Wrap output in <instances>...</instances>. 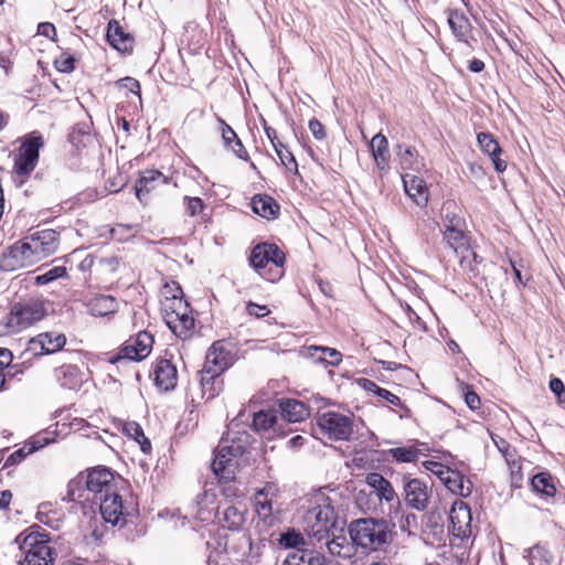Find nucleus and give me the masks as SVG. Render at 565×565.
<instances>
[{
	"label": "nucleus",
	"mask_w": 565,
	"mask_h": 565,
	"mask_svg": "<svg viewBox=\"0 0 565 565\" xmlns=\"http://www.w3.org/2000/svg\"><path fill=\"white\" fill-rule=\"evenodd\" d=\"M38 262L53 255L60 246V233L52 228L36 231L25 237Z\"/></svg>",
	"instance_id": "11"
},
{
	"label": "nucleus",
	"mask_w": 565,
	"mask_h": 565,
	"mask_svg": "<svg viewBox=\"0 0 565 565\" xmlns=\"http://www.w3.org/2000/svg\"><path fill=\"white\" fill-rule=\"evenodd\" d=\"M280 409L281 417L289 423H298L309 416V407L297 399H282Z\"/></svg>",
	"instance_id": "32"
},
{
	"label": "nucleus",
	"mask_w": 565,
	"mask_h": 565,
	"mask_svg": "<svg viewBox=\"0 0 565 565\" xmlns=\"http://www.w3.org/2000/svg\"><path fill=\"white\" fill-rule=\"evenodd\" d=\"M107 41L115 50L122 53H131L135 43L134 36L125 32L117 20H110L108 22Z\"/></svg>",
	"instance_id": "21"
},
{
	"label": "nucleus",
	"mask_w": 565,
	"mask_h": 565,
	"mask_svg": "<svg viewBox=\"0 0 565 565\" xmlns=\"http://www.w3.org/2000/svg\"><path fill=\"white\" fill-rule=\"evenodd\" d=\"M250 435L246 431L227 433L217 446L211 468L220 481L230 482L235 479L238 459L248 450Z\"/></svg>",
	"instance_id": "1"
},
{
	"label": "nucleus",
	"mask_w": 565,
	"mask_h": 565,
	"mask_svg": "<svg viewBox=\"0 0 565 565\" xmlns=\"http://www.w3.org/2000/svg\"><path fill=\"white\" fill-rule=\"evenodd\" d=\"M277 420V416L270 411H260L254 414L253 427L255 430H268Z\"/></svg>",
	"instance_id": "46"
},
{
	"label": "nucleus",
	"mask_w": 565,
	"mask_h": 565,
	"mask_svg": "<svg viewBox=\"0 0 565 565\" xmlns=\"http://www.w3.org/2000/svg\"><path fill=\"white\" fill-rule=\"evenodd\" d=\"M38 32L39 34L44 35L49 39H53V36L56 35L55 25L50 22L40 23L38 26Z\"/></svg>",
	"instance_id": "59"
},
{
	"label": "nucleus",
	"mask_w": 565,
	"mask_h": 565,
	"mask_svg": "<svg viewBox=\"0 0 565 565\" xmlns=\"http://www.w3.org/2000/svg\"><path fill=\"white\" fill-rule=\"evenodd\" d=\"M116 300L111 296H100L90 303V313L95 317H104L116 311Z\"/></svg>",
	"instance_id": "41"
},
{
	"label": "nucleus",
	"mask_w": 565,
	"mask_h": 565,
	"mask_svg": "<svg viewBox=\"0 0 565 565\" xmlns=\"http://www.w3.org/2000/svg\"><path fill=\"white\" fill-rule=\"evenodd\" d=\"M417 446L396 447L387 450V454L397 462H415L422 455Z\"/></svg>",
	"instance_id": "40"
},
{
	"label": "nucleus",
	"mask_w": 565,
	"mask_h": 565,
	"mask_svg": "<svg viewBox=\"0 0 565 565\" xmlns=\"http://www.w3.org/2000/svg\"><path fill=\"white\" fill-rule=\"evenodd\" d=\"M66 337L64 333L49 331L38 334L29 341L28 350L34 355L52 354L64 348Z\"/></svg>",
	"instance_id": "16"
},
{
	"label": "nucleus",
	"mask_w": 565,
	"mask_h": 565,
	"mask_svg": "<svg viewBox=\"0 0 565 565\" xmlns=\"http://www.w3.org/2000/svg\"><path fill=\"white\" fill-rule=\"evenodd\" d=\"M253 212L264 218L274 220L279 213V204L267 194H257L252 199Z\"/></svg>",
	"instance_id": "33"
},
{
	"label": "nucleus",
	"mask_w": 565,
	"mask_h": 565,
	"mask_svg": "<svg viewBox=\"0 0 565 565\" xmlns=\"http://www.w3.org/2000/svg\"><path fill=\"white\" fill-rule=\"evenodd\" d=\"M168 178L158 170H146L143 171L135 184L136 196L140 202L143 201L151 190L166 184Z\"/></svg>",
	"instance_id": "24"
},
{
	"label": "nucleus",
	"mask_w": 565,
	"mask_h": 565,
	"mask_svg": "<svg viewBox=\"0 0 565 565\" xmlns=\"http://www.w3.org/2000/svg\"><path fill=\"white\" fill-rule=\"evenodd\" d=\"M233 364L232 353L224 348L222 342H214L207 350L203 365L207 373L222 375Z\"/></svg>",
	"instance_id": "17"
},
{
	"label": "nucleus",
	"mask_w": 565,
	"mask_h": 565,
	"mask_svg": "<svg viewBox=\"0 0 565 565\" xmlns=\"http://www.w3.org/2000/svg\"><path fill=\"white\" fill-rule=\"evenodd\" d=\"M461 226V218L454 214L451 216L450 224H444L443 235L444 241L447 243V245L454 249V252L457 255L462 256V258H466L467 256L465 253L470 254L473 259H477V254L468 248V241L466 235L460 228Z\"/></svg>",
	"instance_id": "15"
},
{
	"label": "nucleus",
	"mask_w": 565,
	"mask_h": 565,
	"mask_svg": "<svg viewBox=\"0 0 565 565\" xmlns=\"http://www.w3.org/2000/svg\"><path fill=\"white\" fill-rule=\"evenodd\" d=\"M67 275V270L64 266H55L44 274L38 275L35 277L36 285H46L56 280L57 278L64 277Z\"/></svg>",
	"instance_id": "48"
},
{
	"label": "nucleus",
	"mask_w": 565,
	"mask_h": 565,
	"mask_svg": "<svg viewBox=\"0 0 565 565\" xmlns=\"http://www.w3.org/2000/svg\"><path fill=\"white\" fill-rule=\"evenodd\" d=\"M43 146L44 139L42 135H40L36 131H33L32 134L26 136L24 142L19 149V152L39 160V152Z\"/></svg>",
	"instance_id": "39"
},
{
	"label": "nucleus",
	"mask_w": 565,
	"mask_h": 565,
	"mask_svg": "<svg viewBox=\"0 0 565 565\" xmlns=\"http://www.w3.org/2000/svg\"><path fill=\"white\" fill-rule=\"evenodd\" d=\"M178 374L175 366L166 359L157 362L154 367V383L158 387L170 391L177 385Z\"/></svg>",
	"instance_id": "26"
},
{
	"label": "nucleus",
	"mask_w": 565,
	"mask_h": 565,
	"mask_svg": "<svg viewBox=\"0 0 565 565\" xmlns=\"http://www.w3.org/2000/svg\"><path fill=\"white\" fill-rule=\"evenodd\" d=\"M74 63L75 58L73 56H61L58 60L55 61V67L58 72L70 73L74 70Z\"/></svg>",
	"instance_id": "53"
},
{
	"label": "nucleus",
	"mask_w": 565,
	"mask_h": 565,
	"mask_svg": "<svg viewBox=\"0 0 565 565\" xmlns=\"http://www.w3.org/2000/svg\"><path fill=\"white\" fill-rule=\"evenodd\" d=\"M441 481L455 494L467 498L472 492V482L458 470L443 469L440 471Z\"/></svg>",
	"instance_id": "22"
},
{
	"label": "nucleus",
	"mask_w": 565,
	"mask_h": 565,
	"mask_svg": "<svg viewBox=\"0 0 565 565\" xmlns=\"http://www.w3.org/2000/svg\"><path fill=\"white\" fill-rule=\"evenodd\" d=\"M55 377L64 388L74 390L83 382L81 369L74 364H63L55 370Z\"/></svg>",
	"instance_id": "31"
},
{
	"label": "nucleus",
	"mask_w": 565,
	"mask_h": 565,
	"mask_svg": "<svg viewBox=\"0 0 565 565\" xmlns=\"http://www.w3.org/2000/svg\"><path fill=\"white\" fill-rule=\"evenodd\" d=\"M122 431L129 438L134 440H139V438L143 437V430L141 426L136 422L125 423L122 426Z\"/></svg>",
	"instance_id": "52"
},
{
	"label": "nucleus",
	"mask_w": 565,
	"mask_h": 565,
	"mask_svg": "<svg viewBox=\"0 0 565 565\" xmlns=\"http://www.w3.org/2000/svg\"><path fill=\"white\" fill-rule=\"evenodd\" d=\"M153 344V337L148 331H140L135 338L124 343L117 355L110 359L111 363H119L125 360L139 362L146 359Z\"/></svg>",
	"instance_id": "8"
},
{
	"label": "nucleus",
	"mask_w": 565,
	"mask_h": 565,
	"mask_svg": "<svg viewBox=\"0 0 565 565\" xmlns=\"http://www.w3.org/2000/svg\"><path fill=\"white\" fill-rule=\"evenodd\" d=\"M531 486L535 492L547 498H553L556 494L554 478L547 471L534 475L531 479Z\"/></svg>",
	"instance_id": "38"
},
{
	"label": "nucleus",
	"mask_w": 565,
	"mask_h": 565,
	"mask_svg": "<svg viewBox=\"0 0 565 565\" xmlns=\"http://www.w3.org/2000/svg\"><path fill=\"white\" fill-rule=\"evenodd\" d=\"M87 491L95 494L96 499H100L104 494H108L117 489L115 476L109 468L97 467L88 471L86 477Z\"/></svg>",
	"instance_id": "14"
},
{
	"label": "nucleus",
	"mask_w": 565,
	"mask_h": 565,
	"mask_svg": "<svg viewBox=\"0 0 565 565\" xmlns=\"http://www.w3.org/2000/svg\"><path fill=\"white\" fill-rule=\"evenodd\" d=\"M38 263L25 237L10 246L0 255V269L4 271H14L17 269L31 266Z\"/></svg>",
	"instance_id": "9"
},
{
	"label": "nucleus",
	"mask_w": 565,
	"mask_h": 565,
	"mask_svg": "<svg viewBox=\"0 0 565 565\" xmlns=\"http://www.w3.org/2000/svg\"><path fill=\"white\" fill-rule=\"evenodd\" d=\"M38 161L39 160L32 157L19 152L14 161V171L19 175H26L34 170Z\"/></svg>",
	"instance_id": "47"
},
{
	"label": "nucleus",
	"mask_w": 565,
	"mask_h": 565,
	"mask_svg": "<svg viewBox=\"0 0 565 565\" xmlns=\"http://www.w3.org/2000/svg\"><path fill=\"white\" fill-rule=\"evenodd\" d=\"M370 147L377 168L380 170H387L390 154L386 137L382 134H376L370 142Z\"/></svg>",
	"instance_id": "35"
},
{
	"label": "nucleus",
	"mask_w": 565,
	"mask_h": 565,
	"mask_svg": "<svg viewBox=\"0 0 565 565\" xmlns=\"http://www.w3.org/2000/svg\"><path fill=\"white\" fill-rule=\"evenodd\" d=\"M320 433L330 440H349L353 433V416L335 411L318 413L316 416Z\"/></svg>",
	"instance_id": "6"
},
{
	"label": "nucleus",
	"mask_w": 565,
	"mask_h": 565,
	"mask_svg": "<svg viewBox=\"0 0 565 565\" xmlns=\"http://www.w3.org/2000/svg\"><path fill=\"white\" fill-rule=\"evenodd\" d=\"M309 130L317 140L326 138L324 127L317 118H312L309 121Z\"/></svg>",
	"instance_id": "55"
},
{
	"label": "nucleus",
	"mask_w": 565,
	"mask_h": 565,
	"mask_svg": "<svg viewBox=\"0 0 565 565\" xmlns=\"http://www.w3.org/2000/svg\"><path fill=\"white\" fill-rule=\"evenodd\" d=\"M285 260L284 252L273 243L257 244L249 256V263L256 270L265 269L269 264L282 268Z\"/></svg>",
	"instance_id": "12"
},
{
	"label": "nucleus",
	"mask_w": 565,
	"mask_h": 565,
	"mask_svg": "<svg viewBox=\"0 0 565 565\" xmlns=\"http://www.w3.org/2000/svg\"><path fill=\"white\" fill-rule=\"evenodd\" d=\"M366 484L372 489V492L381 501L393 502L396 501L399 504L397 494L392 483L377 472H371L366 476Z\"/></svg>",
	"instance_id": "25"
},
{
	"label": "nucleus",
	"mask_w": 565,
	"mask_h": 565,
	"mask_svg": "<svg viewBox=\"0 0 565 565\" xmlns=\"http://www.w3.org/2000/svg\"><path fill=\"white\" fill-rule=\"evenodd\" d=\"M118 85L120 87H124V88L128 89L129 92L138 95L139 98L141 97L140 83L136 78H132V77L121 78L120 81H118Z\"/></svg>",
	"instance_id": "54"
},
{
	"label": "nucleus",
	"mask_w": 565,
	"mask_h": 565,
	"mask_svg": "<svg viewBox=\"0 0 565 565\" xmlns=\"http://www.w3.org/2000/svg\"><path fill=\"white\" fill-rule=\"evenodd\" d=\"M217 121L221 125L222 139L225 147L230 148L237 158L247 161L249 159L248 152L236 132L221 117H217Z\"/></svg>",
	"instance_id": "30"
},
{
	"label": "nucleus",
	"mask_w": 565,
	"mask_h": 565,
	"mask_svg": "<svg viewBox=\"0 0 565 565\" xmlns=\"http://www.w3.org/2000/svg\"><path fill=\"white\" fill-rule=\"evenodd\" d=\"M477 141L480 149L491 159L494 170L499 173L504 172L507 170V162L500 158L502 148L494 136L490 132H479Z\"/></svg>",
	"instance_id": "19"
},
{
	"label": "nucleus",
	"mask_w": 565,
	"mask_h": 565,
	"mask_svg": "<svg viewBox=\"0 0 565 565\" xmlns=\"http://www.w3.org/2000/svg\"><path fill=\"white\" fill-rule=\"evenodd\" d=\"M406 194L418 205L425 206L428 202V190L425 181L416 175H403Z\"/></svg>",
	"instance_id": "27"
},
{
	"label": "nucleus",
	"mask_w": 565,
	"mask_h": 565,
	"mask_svg": "<svg viewBox=\"0 0 565 565\" xmlns=\"http://www.w3.org/2000/svg\"><path fill=\"white\" fill-rule=\"evenodd\" d=\"M338 521L331 499L324 494H318L315 505L309 508L302 518L303 532L317 544L322 545V542L337 530Z\"/></svg>",
	"instance_id": "2"
},
{
	"label": "nucleus",
	"mask_w": 565,
	"mask_h": 565,
	"mask_svg": "<svg viewBox=\"0 0 565 565\" xmlns=\"http://www.w3.org/2000/svg\"><path fill=\"white\" fill-rule=\"evenodd\" d=\"M280 565H328L326 556L317 551H299L289 553Z\"/></svg>",
	"instance_id": "29"
},
{
	"label": "nucleus",
	"mask_w": 565,
	"mask_h": 565,
	"mask_svg": "<svg viewBox=\"0 0 565 565\" xmlns=\"http://www.w3.org/2000/svg\"><path fill=\"white\" fill-rule=\"evenodd\" d=\"M35 450V447H30L28 450L25 447H22L15 451H13L6 460L3 468L14 466L20 463L24 458H26L30 454Z\"/></svg>",
	"instance_id": "49"
},
{
	"label": "nucleus",
	"mask_w": 565,
	"mask_h": 565,
	"mask_svg": "<svg viewBox=\"0 0 565 565\" xmlns=\"http://www.w3.org/2000/svg\"><path fill=\"white\" fill-rule=\"evenodd\" d=\"M45 315L46 309L43 300L38 298L24 299L12 306L3 323L8 332L17 333L42 320Z\"/></svg>",
	"instance_id": "4"
},
{
	"label": "nucleus",
	"mask_w": 565,
	"mask_h": 565,
	"mask_svg": "<svg viewBox=\"0 0 565 565\" xmlns=\"http://www.w3.org/2000/svg\"><path fill=\"white\" fill-rule=\"evenodd\" d=\"M12 358V352L9 349L0 348V372L3 373L4 367L10 366Z\"/></svg>",
	"instance_id": "60"
},
{
	"label": "nucleus",
	"mask_w": 565,
	"mask_h": 565,
	"mask_svg": "<svg viewBox=\"0 0 565 565\" xmlns=\"http://www.w3.org/2000/svg\"><path fill=\"white\" fill-rule=\"evenodd\" d=\"M322 544L327 546L329 553L333 556L350 558L353 555V545L348 542L344 535H335L332 532L331 536L326 539Z\"/></svg>",
	"instance_id": "37"
},
{
	"label": "nucleus",
	"mask_w": 565,
	"mask_h": 565,
	"mask_svg": "<svg viewBox=\"0 0 565 565\" xmlns=\"http://www.w3.org/2000/svg\"><path fill=\"white\" fill-rule=\"evenodd\" d=\"M164 322L173 334L182 340L190 338L194 328V318L190 316V306H188V310L177 311L173 315L168 313Z\"/></svg>",
	"instance_id": "20"
},
{
	"label": "nucleus",
	"mask_w": 565,
	"mask_h": 565,
	"mask_svg": "<svg viewBox=\"0 0 565 565\" xmlns=\"http://www.w3.org/2000/svg\"><path fill=\"white\" fill-rule=\"evenodd\" d=\"M550 390L555 395H557L559 399L562 398V394L565 393V386H564L563 382L557 377H553L550 381Z\"/></svg>",
	"instance_id": "62"
},
{
	"label": "nucleus",
	"mask_w": 565,
	"mask_h": 565,
	"mask_svg": "<svg viewBox=\"0 0 565 565\" xmlns=\"http://www.w3.org/2000/svg\"><path fill=\"white\" fill-rule=\"evenodd\" d=\"M271 487H265L264 489L257 491L255 497V507L256 512L262 518L270 516L273 513V501L268 498V494L271 491Z\"/></svg>",
	"instance_id": "42"
},
{
	"label": "nucleus",
	"mask_w": 565,
	"mask_h": 565,
	"mask_svg": "<svg viewBox=\"0 0 565 565\" xmlns=\"http://www.w3.org/2000/svg\"><path fill=\"white\" fill-rule=\"evenodd\" d=\"M455 209L454 202H447L441 207V217L444 220V224H450L451 216L456 214L452 210Z\"/></svg>",
	"instance_id": "61"
},
{
	"label": "nucleus",
	"mask_w": 565,
	"mask_h": 565,
	"mask_svg": "<svg viewBox=\"0 0 565 565\" xmlns=\"http://www.w3.org/2000/svg\"><path fill=\"white\" fill-rule=\"evenodd\" d=\"M352 544L369 551H379L390 545L393 532L390 523L383 519L362 518L349 525Z\"/></svg>",
	"instance_id": "3"
},
{
	"label": "nucleus",
	"mask_w": 565,
	"mask_h": 565,
	"mask_svg": "<svg viewBox=\"0 0 565 565\" xmlns=\"http://www.w3.org/2000/svg\"><path fill=\"white\" fill-rule=\"evenodd\" d=\"M448 24L458 41L463 42L469 47H472L470 40L475 39L471 36V23L462 12H459L458 10H449Z\"/></svg>",
	"instance_id": "23"
},
{
	"label": "nucleus",
	"mask_w": 565,
	"mask_h": 565,
	"mask_svg": "<svg viewBox=\"0 0 565 565\" xmlns=\"http://www.w3.org/2000/svg\"><path fill=\"white\" fill-rule=\"evenodd\" d=\"M396 150L399 166L403 170L418 172L424 167L423 161L419 159L418 152L414 147L397 145Z\"/></svg>",
	"instance_id": "36"
},
{
	"label": "nucleus",
	"mask_w": 565,
	"mask_h": 565,
	"mask_svg": "<svg viewBox=\"0 0 565 565\" xmlns=\"http://www.w3.org/2000/svg\"><path fill=\"white\" fill-rule=\"evenodd\" d=\"M200 375V385L202 391V398L206 401L214 398L223 387V380L221 375H214L213 373H207V370L202 369L199 372Z\"/></svg>",
	"instance_id": "34"
},
{
	"label": "nucleus",
	"mask_w": 565,
	"mask_h": 565,
	"mask_svg": "<svg viewBox=\"0 0 565 565\" xmlns=\"http://www.w3.org/2000/svg\"><path fill=\"white\" fill-rule=\"evenodd\" d=\"M398 526L401 531L413 534L418 526L417 516L414 513H406L401 518Z\"/></svg>",
	"instance_id": "50"
},
{
	"label": "nucleus",
	"mask_w": 565,
	"mask_h": 565,
	"mask_svg": "<svg viewBox=\"0 0 565 565\" xmlns=\"http://www.w3.org/2000/svg\"><path fill=\"white\" fill-rule=\"evenodd\" d=\"M79 483L81 481L72 480L67 484V493L64 500H67L68 502H76L82 498V494H76V491L79 490Z\"/></svg>",
	"instance_id": "56"
},
{
	"label": "nucleus",
	"mask_w": 565,
	"mask_h": 565,
	"mask_svg": "<svg viewBox=\"0 0 565 565\" xmlns=\"http://www.w3.org/2000/svg\"><path fill=\"white\" fill-rule=\"evenodd\" d=\"M376 396H379L380 398L386 401L388 404L394 405V406H399L402 404L401 398L397 395L393 394L392 392H390L388 390L383 388V387H381L377 391Z\"/></svg>",
	"instance_id": "57"
},
{
	"label": "nucleus",
	"mask_w": 565,
	"mask_h": 565,
	"mask_svg": "<svg viewBox=\"0 0 565 565\" xmlns=\"http://www.w3.org/2000/svg\"><path fill=\"white\" fill-rule=\"evenodd\" d=\"M275 151L278 156L281 164L286 167L289 171L294 173H298V163L294 157V154L286 148V146L277 141V145H275Z\"/></svg>",
	"instance_id": "45"
},
{
	"label": "nucleus",
	"mask_w": 565,
	"mask_h": 565,
	"mask_svg": "<svg viewBox=\"0 0 565 565\" xmlns=\"http://www.w3.org/2000/svg\"><path fill=\"white\" fill-rule=\"evenodd\" d=\"M450 532L458 539H467L471 535V511L469 505L460 499H456L449 511Z\"/></svg>",
	"instance_id": "13"
},
{
	"label": "nucleus",
	"mask_w": 565,
	"mask_h": 565,
	"mask_svg": "<svg viewBox=\"0 0 565 565\" xmlns=\"http://www.w3.org/2000/svg\"><path fill=\"white\" fill-rule=\"evenodd\" d=\"M20 550L23 558L19 565H54L56 553L44 534L30 533L23 539Z\"/></svg>",
	"instance_id": "5"
},
{
	"label": "nucleus",
	"mask_w": 565,
	"mask_h": 565,
	"mask_svg": "<svg viewBox=\"0 0 565 565\" xmlns=\"http://www.w3.org/2000/svg\"><path fill=\"white\" fill-rule=\"evenodd\" d=\"M277 544L280 548L294 550V552L312 550L308 547L307 539L303 533L295 527H287L280 532Z\"/></svg>",
	"instance_id": "28"
},
{
	"label": "nucleus",
	"mask_w": 565,
	"mask_h": 565,
	"mask_svg": "<svg viewBox=\"0 0 565 565\" xmlns=\"http://www.w3.org/2000/svg\"><path fill=\"white\" fill-rule=\"evenodd\" d=\"M99 510L105 522L116 526H125L132 508L122 501L117 489L99 499Z\"/></svg>",
	"instance_id": "7"
},
{
	"label": "nucleus",
	"mask_w": 565,
	"mask_h": 565,
	"mask_svg": "<svg viewBox=\"0 0 565 565\" xmlns=\"http://www.w3.org/2000/svg\"><path fill=\"white\" fill-rule=\"evenodd\" d=\"M465 401L470 409H477L480 407V397L475 392H468L465 395Z\"/></svg>",
	"instance_id": "63"
},
{
	"label": "nucleus",
	"mask_w": 565,
	"mask_h": 565,
	"mask_svg": "<svg viewBox=\"0 0 565 565\" xmlns=\"http://www.w3.org/2000/svg\"><path fill=\"white\" fill-rule=\"evenodd\" d=\"M360 385L367 392H372L375 395L377 394V391L381 388L375 382L369 380V379H361Z\"/></svg>",
	"instance_id": "64"
},
{
	"label": "nucleus",
	"mask_w": 565,
	"mask_h": 565,
	"mask_svg": "<svg viewBox=\"0 0 565 565\" xmlns=\"http://www.w3.org/2000/svg\"><path fill=\"white\" fill-rule=\"evenodd\" d=\"M189 303L181 297L173 295L172 297H164L161 301V312L163 320L167 319L168 313H175L177 311L188 310Z\"/></svg>",
	"instance_id": "43"
},
{
	"label": "nucleus",
	"mask_w": 565,
	"mask_h": 565,
	"mask_svg": "<svg viewBox=\"0 0 565 565\" xmlns=\"http://www.w3.org/2000/svg\"><path fill=\"white\" fill-rule=\"evenodd\" d=\"M184 201H185V210H186V213L190 215V216H195L198 215L199 213H201L204 209V203L202 201V199L198 198V196H194V198H191V196H185L184 198Z\"/></svg>",
	"instance_id": "51"
},
{
	"label": "nucleus",
	"mask_w": 565,
	"mask_h": 565,
	"mask_svg": "<svg viewBox=\"0 0 565 565\" xmlns=\"http://www.w3.org/2000/svg\"><path fill=\"white\" fill-rule=\"evenodd\" d=\"M431 487L419 478L403 477V498L405 503L416 510L425 511L428 508Z\"/></svg>",
	"instance_id": "10"
},
{
	"label": "nucleus",
	"mask_w": 565,
	"mask_h": 565,
	"mask_svg": "<svg viewBox=\"0 0 565 565\" xmlns=\"http://www.w3.org/2000/svg\"><path fill=\"white\" fill-rule=\"evenodd\" d=\"M308 351L310 352V355L312 358L316 356L317 352H320L322 355H319L318 360L319 361H328V363L331 365H338L342 360L341 353L338 350L332 349V348L310 347V348H308Z\"/></svg>",
	"instance_id": "44"
},
{
	"label": "nucleus",
	"mask_w": 565,
	"mask_h": 565,
	"mask_svg": "<svg viewBox=\"0 0 565 565\" xmlns=\"http://www.w3.org/2000/svg\"><path fill=\"white\" fill-rule=\"evenodd\" d=\"M246 310L250 316H256L258 318L270 313V310L266 306H260L252 301L247 303Z\"/></svg>",
	"instance_id": "58"
},
{
	"label": "nucleus",
	"mask_w": 565,
	"mask_h": 565,
	"mask_svg": "<svg viewBox=\"0 0 565 565\" xmlns=\"http://www.w3.org/2000/svg\"><path fill=\"white\" fill-rule=\"evenodd\" d=\"M248 509L245 503L227 504L216 513L217 521L223 529L239 532L245 522Z\"/></svg>",
	"instance_id": "18"
}]
</instances>
